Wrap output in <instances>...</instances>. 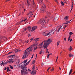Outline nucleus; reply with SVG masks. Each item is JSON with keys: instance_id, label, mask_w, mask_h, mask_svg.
<instances>
[{"instance_id": "nucleus-1", "label": "nucleus", "mask_w": 75, "mask_h": 75, "mask_svg": "<svg viewBox=\"0 0 75 75\" xmlns=\"http://www.w3.org/2000/svg\"><path fill=\"white\" fill-rule=\"evenodd\" d=\"M51 42H52V40H51L49 38L48 40L46 41L44 40V41L42 42L41 44H39V43L38 42L36 45L34 44L33 45H32V46L33 47H34L35 45V46H42V45H43V43L44 42V45L43 46V47H44V49H45V48H46V51H47V50H48L47 49L48 45H49V44H51Z\"/></svg>"}, {"instance_id": "nucleus-2", "label": "nucleus", "mask_w": 75, "mask_h": 75, "mask_svg": "<svg viewBox=\"0 0 75 75\" xmlns=\"http://www.w3.org/2000/svg\"><path fill=\"white\" fill-rule=\"evenodd\" d=\"M33 50V48L32 47H30L28 48L24 52V54L23 55V57H22V59H24L25 58H27L28 57V54H30V51H32Z\"/></svg>"}, {"instance_id": "nucleus-3", "label": "nucleus", "mask_w": 75, "mask_h": 75, "mask_svg": "<svg viewBox=\"0 0 75 75\" xmlns=\"http://www.w3.org/2000/svg\"><path fill=\"white\" fill-rule=\"evenodd\" d=\"M21 69H23L21 70V75H25V74H27V67H25L21 66Z\"/></svg>"}, {"instance_id": "nucleus-4", "label": "nucleus", "mask_w": 75, "mask_h": 75, "mask_svg": "<svg viewBox=\"0 0 75 75\" xmlns=\"http://www.w3.org/2000/svg\"><path fill=\"white\" fill-rule=\"evenodd\" d=\"M46 23V21H45V20L44 19H41L40 20L39 24L40 25V26L42 27H43V26L45 25Z\"/></svg>"}, {"instance_id": "nucleus-5", "label": "nucleus", "mask_w": 75, "mask_h": 75, "mask_svg": "<svg viewBox=\"0 0 75 75\" xmlns=\"http://www.w3.org/2000/svg\"><path fill=\"white\" fill-rule=\"evenodd\" d=\"M56 30H57V29H53L50 32L47 34L45 33V32L43 33V35H45V36H48V35H51V33H53V34H54V32H55Z\"/></svg>"}, {"instance_id": "nucleus-6", "label": "nucleus", "mask_w": 75, "mask_h": 75, "mask_svg": "<svg viewBox=\"0 0 75 75\" xmlns=\"http://www.w3.org/2000/svg\"><path fill=\"white\" fill-rule=\"evenodd\" d=\"M45 9H46V6H45V4H43L40 10L42 13H44L45 11Z\"/></svg>"}, {"instance_id": "nucleus-7", "label": "nucleus", "mask_w": 75, "mask_h": 75, "mask_svg": "<svg viewBox=\"0 0 75 75\" xmlns=\"http://www.w3.org/2000/svg\"><path fill=\"white\" fill-rule=\"evenodd\" d=\"M36 70H33V71H32V72H31V74L32 75H34L35 74H36Z\"/></svg>"}, {"instance_id": "nucleus-8", "label": "nucleus", "mask_w": 75, "mask_h": 75, "mask_svg": "<svg viewBox=\"0 0 75 75\" xmlns=\"http://www.w3.org/2000/svg\"><path fill=\"white\" fill-rule=\"evenodd\" d=\"M37 26H33L31 30V31H35V30H36V29L37 28Z\"/></svg>"}, {"instance_id": "nucleus-9", "label": "nucleus", "mask_w": 75, "mask_h": 75, "mask_svg": "<svg viewBox=\"0 0 75 75\" xmlns=\"http://www.w3.org/2000/svg\"><path fill=\"white\" fill-rule=\"evenodd\" d=\"M40 38H35L34 39V41H35L36 42H37V41H38L40 40Z\"/></svg>"}, {"instance_id": "nucleus-10", "label": "nucleus", "mask_w": 75, "mask_h": 75, "mask_svg": "<svg viewBox=\"0 0 75 75\" xmlns=\"http://www.w3.org/2000/svg\"><path fill=\"white\" fill-rule=\"evenodd\" d=\"M2 38H4V40H6V39H7V38H6L5 37H2L0 36V41H1V40Z\"/></svg>"}, {"instance_id": "nucleus-11", "label": "nucleus", "mask_w": 75, "mask_h": 75, "mask_svg": "<svg viewBox=\"0 0 75 75\" xmlns=\"http://www.w3.org/2000/svg\"><path fill=\"white\" fill-rule=\"evenodd\" d=\"M50 12H48L47 13V16L46 17H45V19H46V18H47V17H50Z\"/></svg>"}, {"instance_id": "nucleus-12", "label": "nucleus", "mask_w": 75, "mask_h": 75, "mask_svg": "<svg viewBox=\"0 0 75 75\" xmlns=\"http://www.w3.org/2000/svg\"><path fill=\"white\" fill-rule=\"evenodd\" d=\"M12 59H9V64H10V63H13L14 61L12 60Z\"/></svg>"}, {"instance_id": "nucleus-13", "label": "nucleus", "mask_w": 75, "mask_h": 75, "mask_svg": "<svg viewBox=\"0 0 75 75\" xmlns=\"http://www.w3.org/2000/svg\"><path fill=\"white\" fill-rule=\"evenodd\" d=\"M27 28L28 30V31H29L30 32L31 30V27L29 26Z\"/></svg>"}, {"instance_id": "nucleus-14", "label": "nucleus", "mask_w": 75, "mask_h": 75, "mask_svg": "<svg viewBox=\"0 0 75 75\" xmlns=\"http://www.w3.org/2000/svg\"><path fill=\"white\" fill-rule=\"evenodd\" d=\"M27 60H28L27 59L25 60H24V62L23 61L22 63H21L20 64H21L22 63H23V62H24V63H23V64H25V63L26 62H27Z\"/></svg>"}, {"instance_id": "nucleus-15", "label": "nucleus", "mask_w": 75, "mask_h": 75, "mask_svg": "<svg viewBox=\"0 0 75 75\" xmlns=\"http://www.w3.org/2000/svg\"><path fill=\"white\" fill-rule=\"evenodd\" d=\"M14 57H15V54H13V55H11V59H12Z\"/></svg>"}, {"instance_id": "nucleus-16", "label": "nucleus", "mask_w": 75, "mask_h": 75, "mask_svg": "<svg viewBox=\"0 0 75 75\" xmlns=\"http://www.w3.org/2000/svg\"><path fill=\"white\" fill-rule=\"evenodd\" d=\"M32 6H35V4L34 3V1H32Z\"/></svg>"}, {"instance_id": "nucleus-17", "label": "nucleus", "mask_w": 75, "mask_h": 75, "mask_svg": "<svg viewBox=\"0 0 75 75\" xmlns=\"http://www.w3.org/2000/svg\"><path fill=\"white\" fill-rule=\"evenodd\" d=\"M9 67H7V72H8V71L10 72L11 71V70H10V69H9Z\"/></svg>"}, {"instance_id": "nucleus-18", "label": "nucleus", "mask_w": 75, "mask_h": 75, "mask_svg": "<svg viewBox=\"0 0 75 75\" xmlns=\"http://www.w3.org/2000/svg\"><path fill=\"white\" fill-rule=\"evenodd\" d=\"M72 69H71L69 72V75H71V73H72Z\"/></svg>"}, {"instance_id": "nucleus-19", "label": "nucleus", "mask_w": 75, "mask_h": 75, "mask_svg": "<svg viewBox=\"0 0 75 75\" xmlns=\"http://www.w3.org/2000/svg\"><path fill=\"white\" fill-rule=\"evenodd\" d=\"M68 17L67 16H66L65 18H64V19L65 20H68Z\"/></svg>"}, {"instance_id": "nucleus-20", "label": "nucleus", "mask_w": 75, "mask_h": 75, "mask_svg": "<svg viewBox=\"0 0 75 75\" xmlns=\"http://www.w3.org/2000/svg\"><path fill=\"white\" fill-rule=\"evenodd\" d=\"M54 20H55V21H56L57 20H58V18H57V17H55L54 19Z\"/></svg>"}, {"instance_id": "nucleus-21", "label": "nucleus", "mask_w": 75, "mask_h": 75, "mask_svg": "<svg viewBox=\"0 0 75 75\" xmlns=\"http://www.w3.org/2000/svg\"><path fill=\"white\" fill-rule=\"evenodd\" d=\"M73 8V4H72L71 5V10H72Z\"/></svg>"}, {"instance_id": "nucleus-22", "label": "nucleus", "mask_w": 75, "mask_h": 75, "mask_svg": "<svg viewBox=\"0 0 75 75\" xmlns=\"http://www.w3.org/2000/svg\"><path fill=\"white\" fill-rule=\"evenodd\" d=\"M28 62H27V63H26V64L25 63H24V65L25 66H26V65H28Z\"/></svg>"}, {"instance_id": "nucleus-23", "label": "nucleus", "mask_w": 75, "mask_h": 75, "mask_svg": "<svg viewBox=\"0 0 75 75\" xmlns=\"http://www.w3.org/2000/svg\"><path fill=\"white\" fill-rule=\"evenodd\" d=\"M69 50H70V51H71L72 50V47L71 46L70 47V49H69Z\"/></svg>"}, {"instance_id": "nucleus-24", "label": "nucleus", "mask_w": 75, "mask_h": 75, "mask_svg": "<svg viewBox=\"0 0 75 75\" xmlns=\"http://www.w3.org/2000/svg\"><path fill=\"white\" fill-rule=\"evenodd\" d=\"M27 71H28V72H30V71H31V70L30 69H28L27 68Z\"/></svg>"}, {"instance_id": "nucleus-25", "label": "nucleus", "mask_w": 75, "mask_h": 75, "mask_svg": "<svg viewBox=\"0 0 75 75\" xmlns=\"http://www.w3.org/2000/svg\"><path fill=\"white\" fill-rule=\"evenodd\" d=\"M72 20L73 19H72L70 21H69L68 22H66L67 24H68V23H70V22H70V21H72Z\"/></svg>"}, {"instance_id": "nucleus-26", "label": "nucleus", "mask_w": 75, "mask_h": 75, "mask_svg": "<svg viewBox=\"0 0 75 75\" xmlns=\"http://www.w3.org/2000/svg\"><path fill=\"white\" fill-rule=\"evenodd\" d=\"M9 67H10L11 69H13V67L12 66L10 65Z\"/></svg>"}, {"instance_id": "nucleus-27", "label": "nucleus", "mask_w": 75, "mask_h": 75, "mask_svg": "<svg viewBox=\"0 0 75 75\" xmlns=\"http://www.w3.org/2000/svg\"><path fill=\"white\" fill-rule=\"evenodd\" d=\"M71 38V35H70L69 37V38H68V41H69L70 40V38Z\"/></svg>"}, {"instance_id": "nucleus-28", "label": "nucleus", "mask_w": 75, "mask_h": 75, "mask_svg": "<svg viewBox=\"0 0 75 75\" xmlns=\"http://www.w3.org/2000/svg\"><path fill=\"white\" fill-rule=\"evenodd\" d=\"M35 69V65L34 64L33 66L32 69Z\"/></svg>"}, {"instance_id": "nucleus-29", "label": "nucleus", "mask_w": 75, "mask_h": 75, "mask_svg": "<svg viewBox=\"0 0 75 75\" xmlns=\"http://www.w3.org/2000/svg\"><path fill=\"white\" fill-rule=\"evenodd\" d=\"M69 34L70 35H72L73 34V33H72V32H70L69 33Z\"/></svg>"}, {"instance_id": "nucleus-30", "label": "nucleus", "mask_w": 75, "mask_h": 75, "mask_svg": "<svg viewBox=\"0 0 75 75\" xmlns=\"http://www.w3.org/2000/svg\"><path fill=\"white\" fill-rule=\"evenodd\" d=\"M59 44V41H58L57 42V46H58Z\"/></svg>"}, {"instance_id": "nucleus-31", "label": "nucleus", "mask_w": 75, "mask_h": 75, "mask_svg": "<svg viewBox=\"0 0 75 75\" xmlns=\"http://www.w3.org/2000/svg\"><path fill=\"white\" fill-rule=\"evenodd\" d=\"M7 62H6V64H9V61H8V60H7Z\"/></svg>"}, {"instance_id": "nucleus-32", "label": "nucleus", "mask_w": 75, "mask_h": 75, "mask_svg": "<svg viewBox=\"0 0 75 75\" xmlns=\"http://www.w3.org/2000/svg\"><path fill=\"white\" fill-rule=\"evenodd\" d=\"M27 28H25V29H24L23 30V31H26V30H27Z\"/></svg>"}, {"instance_id": "nucleus-33", "label": "nucleus", "mask_w": 75, "mask_h": 75, "mask_svg": "<svg viewBox=\"0 0 75 75\" xmlns=\"http://www.w3.org/2000/svg\"><path fill=\"white\" fill-rule=\"evenodd\" d=\"M35 60H33V63L32 64H34V63H35Z\"/></svg>"}, {"instance_id": "nucleus-34", "label": "nucleus", "mask_w": 75, "mask_h": 75, "mask_svg": "<svg viewBox=\"0 0 75 75\" xmlns=\"http://www.w3.org/2000/svg\"><path fill=\"white\" fill-rule=\"evenodd\" d=\"M37 47L36 46L35 48L34 47V50H37Z\"/></svg>"}, {"instance_id": "nucleus-35", "label": "nucleus", "mask_w": 75, "mask_h": 75, "mask_svg": "<svg viewBox=\"0 0 75 75\" xmlns=\"http://www.w3.org/2000/svg\"><path fill=\"white\" fill-rule=\"evenodd\" d=\"M4 65V63H3V62H2V63L1 64V66H2V65Z\"/></svg>"}, {"instance_id": "nucleus-36", "label": "nucleus", "mask_w": 75, "mask_h": 75, "mask_svg": "<svg viewBox=\"0 0 75 75\" xmlns=\"http://www.w3.org/2000/svg\"><path fill=\"white\" fill-rule=\"evenodd\" d=\"M31 13H32V11H30L29 13H28L27 14V15H29V14H31Z\"/></svg>"}, {"instance_id": "nucleus-37", "label": "nucleus", "mask_w": 75, "mask_h": 75, "mask_svg": "<svg viewBox=\"0 0 75 75\" xmlns=\"http://www.w3.org/2000/svg\"><path fill=\"white\" fill-rule=\"evenodd\" d=\"M60 28H61V26H60L59 28V29L58 30V32H59V30H60Z\"/></svg>"}, {"instance_id": "nucleus-38", "label": "nucleus", "mask_w": 75, "mask_h": 75, "mask_svg": "<svg viewBox=\"0 0 75 75\" xmlns=\"http://www.w3.org/2000/svg\"><path fill=\"white\" fill-rule=\"evenodd\" d=\"M28 41H29L28 40H27V41H25V42H26V44H27V43L28 42Z\"/></svg>"}, {"instance_id": "nucleus-39", "label": "nucleus", "mask_w": 75, "mask_h": 75, "mask_svg": "<svg viewBox=\"0 0 75 75\" xmlns=\"http://www.w3.org/2000/svg\"><path fill=\"white\" fill-rule=\"evenodd\" d=\"M71 54H69V57H71Z\"/></svg>"}, {"instance_id": "nucleus-40", "label": "nucleus", "mask_w": 75, "mask_h": 75, "mask_svg": "<svg viewBox=\"0 0 75 75\" xmlns=\"http://www.w3.org/2000/svg\"><path fill=\"white\" fill-rule=\"evenodd\" d=\"M16 52H19V50H18L16 51Z\"/></svg>"}, {"instance_id": "nucleus-41", "label": "nucleus", "mask_w": 75, "mask_h": 75, "mask_svg": "<svg viewBox=\"0 0 75 75\" xmlns=\"http://www.w3.org/2000/svg\"><path fill=\"white\" fill-rule=\"evenodd\" d=\"M29 14H30V16H33V14L32 12L31 13Z\"/></svg>"}, {"instance_id": "nucleus-42", "label": "nucleus", "mask_w": 75, "mask_h": 75, "mask_svg": "<svg viewBox=\"0 0 75 75\" xmlns=\"http://www.w3.org/2000/svg\"><path fill=\"white\" fill-rule=\"evenodd\" d=\"M20 62V59H18V62H17V64H18Z\"/></svg>"}, {"instance_id": "nucleus-43", "label": "nucleus", "mask_w": 75, "mask_h": 75, "mask_svg": "<svg viewBox=\"0 0 75 75\" xmlns=\"http://www.w3.org/2000/svg\"><path fill=\"white\" fill-rule=\"evenodd\" d=\"M4 65H6V62H4Z\"/></svg>"}, {"instance_id": "nucleus-44", "label": "nucleus", "mask_w": 75, "mask_h": 75, "mask_svg": "<svg viewBox=\"0 0 75 75\" xmlns=\"http://www.w3.org/2000/svg\"><path fill=\"white\" fill-rule=\"evenodd\" d=\"M62 6H64V3H63L62 4Z\"/></svg>"}, {"instance_id": "nucleus-45", "label": "nucleus", "mask_w": 75, "mask_h": 75, "mask_svg": "<svg viewBox=\"0 0 75 75\" xmlns=\"http://www.w3.org/2000/svg\"><path fill=\"white\" fill-rule=\"evenodd\" d=\"M54 1H55V2L58 3V1H57V0H54Z\"/></svg>"}, {"instance_id": "nucleus-46", "label": "nucleus", "mask_w": 75, "mask_h": 75, "mask_svg": "<svg viewBox=\"0 0 75 75\" xmlns=\"http://www.w3.org/2000/svg\"><path fill=\"white\" fill-rule=\"evenodd\" d=\"M50 68H51V67H49L48 69H47V71L48 72V70H49V69H50Z\"/></svg>"}, {"instance_id": "nucleus-47", "label": "nucleus", "mask_w": 75, "mask_h": 75, "mask_svg": "<svg viewBox=\"0 0 75 75\" xmlns=\"http://www.w3.org/2000/svg\"><path fill=\"white\" fill-rule=\"evenodd\" d=\"M39 54H42V51H40V53H39Z\"/></svg>"}, {"instance_id": "nucleus-48", "label": "nucleus", "mask_w": 75, "mask_h": 75, "mask_svg": "<svg viewBox=\"0 0 75 75\" xmlns=\"http://www.w3.org/2000/svg\"><path fill=\"white\" fill-rule=\"evenodd\" d=\"M27 21V18H25V20L24 21Z\"/></svg>"}, {"instance_id": "nucleus-49", "label": "nucleus", "mask_w": 75, "mask_h": 75, "mask_svg": "<svg viewBox=\"0 0 75 75\" xmlns=\"http://www.w3.org/2000/svg\"><path fill=\"white\" fill-rule=\"evenodd\" d=\"M33 56H34V54H33L32 56V57H31V58H33Z\"/></svg>"}, {"instance_id": "nucleus-50", "label": "nucleus", "mask_w": 75, "mask_h": 75, "mask_svg": "<svg viewBox=\"0 0 75 75\" xmlns=\"http://www.w3.org/2000/svg\"><path fill=\"white\" fill-rule=\"evenodd\" d=\"M41 2H42V1H39V3L40 4H41Z\"/></svg>"}, {"instance_id": "nucleus-51", "label": "nucleus", "mask_w": 75, "mask_h": 75, "mask_svg": "<svg viewBox=\"0 0 75 75\" xmlns=\"http://www.w3.org/2000/svg\"><path fill=\"white\" fill-rule=\"evenodd\" d=\"M6 69H7V68L6 67H5L4 68V70H6Z\"/></svg>"}, {"instance_id": "nucleus-52", "label": "nucleus", "mask_w": 75, "mask_h": 75, "mask_svg": "<svg viewBox=\"0 0 75 75\" xmlns=\"http://www.w3.org/2000/svg\"><path fill=\"white\" fill-rule=\"evenodd\" d=\"M58 57H57V59H56V62H57V60H58Z\"/></svg>"}, {"instance_id": "nucleus-53", "label": "nucleus", "mask_w": 75, "mask_h": 75, "mask_svg": "<svg viewBox=\"0 0 75 75\" xmlns=\"http://www.w3.org/2000/svg\"><path fill=\"white\" fill-rule=\"evenodd\" d=\"M10 1V0H6V1Z\"/></svg>"}, {"instance_id": "nucleus-54", "label": "nucleus", "mask_w": 75, "mask_h": 75, "mask_svg": "<svg viewBox=\"0 0 75 75\" xmlns=\"http://www.w3.org/2000/svg\"><path fill=\"white\" fill-rule=\"evenodd\" d=\"M23 21H24V20H22V21H21L20 23H22V22H23Z\"/></svg>"}, {"instance_id": "nucleus-55", "label": "nucleus", "mask_w": 75, "mask_h": 75, "mask_svg": "<svg viewBox=\"0 0 75 75\" xmlns=\"http://www.w3.org/2000/svg\"><path fill=\"white\" fill-rule=\"evenodd\" d=\"M54 69L53 68L52 69H51L52 71H54Z\"/></svg>"}, {"instance_id": "nucleus-56", "label": "nucleus", "mask_w": 75, "mask_h": 75, "mask_svg": "<svg viewBox=\"0 0 75 75\" xmlns=\"http://www.w3.org/2000/svg\"><path fill=\"white\" fill-rule=\"evenodd\" d=\"M49 56L51 55H52V54H48Z\"/></svg>"}, {"instance_id": "nucleus-57", "label": "nucleus", "mask_w": 75, "mask_h": 75, "mask_svg": "<svg viewBox=\"0 0 75 75\" xmlns=\"http://www.w3.org/2000/svg\"><path fill=\"white\" fill-rule=\"evenodd\" d=\"M64 41H66V38H65L64 39Z\"/></svg>"}, {"instance_id": "nucleus-58", "label": "nucleus", "mask_w": 75, "mask_h": 75, "mask_svg": "<svg viewBox=\"0 0 75 75\" xmlns=\"http://www.w3.org/2000/svg\"><path fill=\"white\" fill-rule=\"evenodd\" d=\"M30 61H31V60H29V61L28 62V63L29 64V63H30Z\"/></svg>"}, {"instance_id": "nucleus-59", "label": "nucleus", "mask_w": 75, "mask_h": 75, "mask_svg": "<svg viewBox=\"0 0 75 75\" xmlns=\"http://www.w3.org/2000/svg\"><path fill=\"white\" fill-rule=\"evenodd\" d=\"M71 57H74V55L71 54Z\"/></svg>"}, {"instance_id": "nucleus-60", "label": "nucleus", "mask_w": 75, "mask_h": 75, "mask_svg": "<svg viewBox=\"0 0 75 75\" xmlns=\"http://www.w3.org/2000/svg\"><path fill=\"white\" fill-rule=\"evenodd\" d=\"M30 40H31L32 41V40H33V38H31V39H30Z\"/></svg>"}, {"instance_id": "nucleus-61", "label": "nucleus", "mask_w": 75, "mask_h": 75, "mask_svg": "<svg viewBox=\"0 0 75 75\" xmlns=\"http://www.w3.org/2000/svg\"><path fill=\"white\" fill-rule=\"evenodd\" d=\"M22 8H24V6H22Z\"/></svg>"}, {"instance_id": "nucleus-62", "label": "nucleus", "mask_w": 75, "mask_h": 75, "mask_svg": "<svg viewBox=\"0 0 75 75\" xmlns=\"http://www.w3.org/2000/svg\"><path fill=\"white\" fill-rule=\"evenodd\" d=\"M12 53V52H9L8 54H11Z\"/></svg>"}, {"instance_id": "nucleus-63", "label": "nucleus", "mask_w": 75, "mask_h": 75, "mask_svg": "<svg viewBox=\"0 0 75 75\" xmlns=\"http://www.w3.org/2000/svg\"><path fill=\"white\" fill-rule=\"evenodd\" d=\"M72 39H70V42H71V41H72Z\"/></svg>"}, {"instance_id": "nucleus-64", "label": "nucleus", "mask_w": 75, "mask_h": 75, "mask_svg": "<svg viewBox=\"0 0 75 75\" xmlns=\"http://www.w3.org/2000/svg\"><path fill=\"white\" fill-rule=\"evenodd\" d=\"M28 37H30V36H31L30 35V34H28Z\"/></svg>"}]
</instances>
